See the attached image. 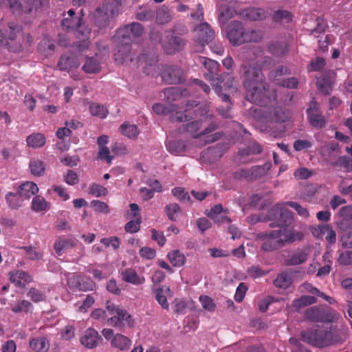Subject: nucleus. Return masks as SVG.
<instances>
[{"label":"nucleus","instance_id":"nucleus-1","mask_svg":"<svg viewBox=\"0 0 352 352\" xmlns=\"http://www.w3.org/2000/svg\"><path fill=\"white\" fill-rule=\"evenodd\" d=\"M240 74L244 78L246 100L260 106L267 105L270 100L269 85L261 68L255 63H244L240 67Z\"/></svg>","mask_w":352,"mask_h":352},{"label":"nucleus","instance_id":"nucleus-2","mask_svg":"<svg viewBox=\"0 0 352 352\" xmlns=\"http://www.w3.org/2000/svg\"><path fill=\"white\" fill-rule=\"evenodd\" d=\"M270 214L274 217V221L270 223V228L278 227L283 235L288 239L301 241L304 237L302 232H296L292 226L294 223L293 213L283 204L275 205L270 210Z\"/></svg>","mask_w":352,"mask_h":352},{"label":"nucleus","instance_id":"nucleus-3","mask_svg":"<svg viewBox=\"0 0 352 352\" xmlns=\"http://www.w3.org/2000/svg\"><path fill=\"white\" fill-rule=\"evenodd\" d=\"M198 105V102L195 100L187 101L185 104V109L184 111L176 110V106L173 104H170L166 106L161 103L154 104L153 106V111L155 113L160 116H166L175 111L170 116V120L171 122H183L189 121L193 119L196 116V112L193 109Z\"/></svg>","mask_w":352,"mask_h":352},{"label":"nucleus","instance_id":"nucleus-4","mask_svg":"<svg viewBox=\"0 0 352 352\" xmlns=\"http://www.w3.org/2000/svg\"><path fill=\"white\" fill-rule=\"evenodd\" d=\"M227 38L234 45H240L245 43H257L261 41L262 36L259 32L245 29L241 22L232 21L227 27Z\"/></svg>","mask_w":352,"mask_h":352},{"label":"nucleus","instance_id":"nucleus-5","mask_svg":"<svg viewBox=\"0 0 352 352\" xmlns=\"http://www.w3.org/2000/svg\"><path fill=\"white\" fill-rule=\"evenodd\" d=\"M300 340L316 347H324L338 342V336L332 331L308 329L300 332Z\"/></svg>","mask_w":352,"mask_h":352},{"label":"nucleus","instance_id":"nucleus-6","mask_svg":"<svg viewBox=\"0 0 352 352\" xmlns=\"http://www.w3.org/2000/svg\"><path fill=\"white\" fill-rule=\"evenodd\" d=\"M61 27L66 32H76L77 34L87 36L91 33V29L85 25L82 21L83 14L82 10L77 14L73 9H69L63 14Z\"/></svg>","mask_w":352,"mask_h":352},{"label":"nucleus","instance_id":"nucleus-7","mask_svg":"<svg viewBox=\"0 0 352 352\" xmlns=\"http://www.w3.org/2000/svg\"><path fill=\"white\" fill-rule=\"evenodd\" d=\"M256 239L263 241L261 248L265 252L276 250L283 247L286 243L295 241L294 240L288 239L283 235L280 231L277 230L259 232L256 234Z\"/></svg>","mask_w":352,"mask_h":352},{"label":"nucleus","instance_id":"nucleus-8","mask_svg":"<svg viewBox=\"0 0 352 352\" xmlns=\"http://www.w3.org/2000/svg\"><path fill=\"white\" fill-rule=\"evenodd\" d=\"M119 10L116 4L104 1L98 6L94 13V23L100 29L105 28L109 25L110 21L116 18Z\"/></svg>","mask_w":352,"mask_h":352},{"label":"nucleus","instance_id":"nucleus-9","mask_svg":"<svg viewBox=\"0 0 352 352\" xmlns=\"http://www.w3.org/2000/svg\"><path fill=\"white\" fill-rule=\"evenodd\" d=\"M304 318L312 322H332L336 320V312L330 307L313 306L305 311Z\"/></svg>","mask_w":352,"mask_h":352},{"label":"nucleus","instance_id":"nucleus-10","mask_svg":"<svg viewBox=\"0 0 352 352\" xmlns=\"http://www.w3.org/2000/svg\"><path fill=\"white\" fill-rule=\"evenodd\" d=\"M307 120L309 124L316 129L324 128L327 122V118L320 113V104L312 100L306 110Z\"/></svg>","mask_w":352,"mask_h":352},{"label":"nucleus","instance_id":"nucleus-11","mask_svg":"<svg viewBox=\"0 0 352 352\" xmlns=\"http://www.w3.org/2000/svg\"><path fill=\"white\" fill-rule=\"evenodd\" d=\"M236 4V0H219L218 19L220 23L226 24L238 14L235 7Z\"/></svg>","mask_w":352,"mask_h":352},{"label":"nucleus","instance_id":"nucleus-12","mask_svg":"<svg viewBox=\"0 0 352 352\" xmlns=\"http://www.w3.org/2000/svg\"><path fill=\"white\" fill-rule=\"evenodd\" d=\"M107 324L121 329L125 324L132 327L135 322L131 314L120 307L113 316L107 318Z\"/></svg>","mask_w":352,"mask_h":352},{"label":"nucleus","instance_id":"nucleus-13","mask_svg":"<svg viewBox=\"0 0 352 352\" xmlns=\"http://www.w3.org/2000/svg\"><path fill=\"white\" fill-rule=\"evenodd\" d=\"M160 75L162 80L167 84H179L182 82L183 71L177 66H164Z\"/></svg>","mask_w":352,"mask_h":352},{"label":"nucleus","instance_id":"nucleus-14","mask_svg":"<svg viewBox=\"0 0 352 352\" xmlns=\"http://www.w3.org/2000/svg\"><path fill=\"white\" fill-rule=\"evenodd\" d=\"M143 31L144 27L140 23L134 22L120 28L117 31V34L119 38L130 39L141 36Z\"/></svg>","mask_w":352,"mask_h":352},{"label":"nucleus","instance_id":"nucleus-15","mask_svg":"<svg viewBox=\"0 0 352 352\" xmlns=\"http://www.w3.org/2000/svg\"><path fill=\"white\" fill-rule=\"evenodd\" d=\"M197 41L204 46L214 38V32L207 23H203L195 30Z\"/></svg>","mask_w":352,"mask_h":352},{"label":"nucleus","instance_id":"nucleus-16","mask_svg":"<svg viewBox=\"0 0 352 352\" xmlns=\"http://www.w3.org/2000/svg\"><path fill=\"white\" fill-rule=\"evenodd\" d=\"M239 14L245 19L250 21H262L270 16L267 10L261 8L250 7L241 10Z\"/></svg>","mask_w":352,"mask_h":352},{"label":"nucleus","instance_id":"nucleus-17","mask_svg":"<svg viewBox=\"0 0 352 352\" xmlns=\"http://www.w3.org/2000/svg\"><path fill=\"white\" fill-rule=\"evenodd\" d=\"M68 285L70 287H74L82 292L91 291L96 287L94 282L86 276H78L76 278H74L73 280L70 278L68 280Z\"/></svg>","mask_w":352,"mask_h":352},{"label":"nucleus","instance_id":"nucleus-18","mask_svg":"<svg viewBox=\"0 0 352 352\" xmlns=\"http://www.w3.org/2000/svg\"><path fill=\"white\" fill-rule=\"evenodd\" d=\"M102 338L98 332L92 328L87 329L80 338L81 344L89 349L96 347Z\"/></svg>","mask_w":352,"mask_h":352},{"label":"nucleus","instance_id":"nucleus-19","mask_svg":"<svg viewBox=\"0 0 352 352\" xmlns=\"http://www.w3.org/2000/svg\"><path fill=\"white\" fill-rule=\"evenodd\" d=\"M226 79V82L223 84V87H225L226 89H229L232 85V82L234 81V77L230 74L227 73V72H224L221 74L218 75V76L216 78V81L213 82L212 84L215 93L219 96H222V95L224 94L221 93L223 87L221 85V84Z\"/></svg>","mask_w":352,"mask_h":352},{"label":"nucleus","instance_id":"nucleus-20","mask_svg":"<svg viewBox=\"0 0 352 352\" xmlns=\"http://www.w3.org/2000/svg\"><path fill=\"white\" fill-rule=\"evenodd\" d=\"M201 63L204 65L205 68L208 69V72L205 74V78L210 81L215 82L218 76L217 71L219 64L216 60L207 58L205 57H200Z\"/></svg>","mask_w":352,"mask_h":352},{"label":"nucleus","instance_id":"nucleus-21","mask_svg":"<svg viewBox=\"0 0 352 352\" xmlns=\"http://www.w3.org/2000/svg\"><path fill=\"white\" fill-rule=\"evenodd\" d=\"M8 275L10 282L19 287H25V283H22V280L25 283H30L32 281V276L25 271L14 270L10 272Z\"/></svg>","mask_w":352,"mask_h":352},{"label":"nucleus","instance_id":"nucleus-22","mask_svg":"<svg viewBox=\"0 0 352 352\" xmlns=\"http://www.w3.org/2000/svg\"><path fill=\"white\" fill-rule=\"evenodd\" d=\"M268 52L276 57H282L289 50L287 43L280 41H272L267 45Z\"/></svg>","mask_w":352,"mask_h":352},{"label":"nucleus","instance_id":"nucleus-23","mask_svg":"<svg viewBox=\"0 0 352 352\" xmlns=\"http://www.w3.org/2000/svg\"><path fill=\"white\" fill-rule=\"evenodd\" d=\"M202 126V120H196L187 124H184L179 129V133L186 132L193 138H198L201 136V131L199 132Z\"/></svg>","mask_w":352,"mask_h":352},{"label":"nucleus","instance_id":"nucleus-24","mask_svg":"<svg viewBox=\"0 0 352 352\" xmlns=\"http://www.w3.org/2000/svg\"><path fill=\"white\" fill-rule=\"evenodd\" d=\"M23 200H28L38 191L37 185L32 182H25L21 184L16 190Z\"/></svg>","mask_w":352,"mask_h":352},{"label":"nucleus","instance_id":"nucleus-25","mask_svg":"<svg viewBox=\"0 0 352 352\" xmlns=\"http://www.w3.org/2000/svg\"><path fill=\"white\" fill-rule=\"evenodd\" d=\"M167 43L163 44V47L168 54H174L176 51L181 50L184 45L183 39L179 36L170 35L167 36Z\"/></svg>","mask_w":352,"mask_h":352},{"label":"nucleus","instance_id":"nucleus-26","mask_svg":"<svg viewBox=\"0 0 352 352\" xmlns=\"http://www.w3.org/2000/svg\"><path fill=\"white\" fill-rule=\"evenodd\" d=\"M131 52V45L129 43L120 44L118 46L116 52L114 53V59L118 64H122L126 59L132 60L130 57Z\"/></svg>","mask_w":352,"mask_h":352},{"label":"nucleus","instance_id":"nucleus-27","mask_svg":"<svg viewBox=\"0 0 352 352\" xmlns=\"http://www.w3.org/2000/svg\"><path fill=\"white\" fill-rule=\"evenodd\" d=\"M79 62L77 58L74 55L63 54L60 56L58 67L62 71L69 72L73 68H77L79 66Z\"/></svg>","mask_w":352,"mask_h":352},{"label":"nucleus","instance_id":"nucleus-28","mask_svg":"<svg viewBox=\"0 0 352 352\" xmlns=\"http://www.w3.org/2000/svg\"><path fill=\"white\" fill-rule=\"evenodd\" d=\"M122 280L126 283L135 285H142L145 282V278L143 276H139L135 270L126 268L121 273Z\"/></svg>","mask_w":352,"mask_h":352},{"label":"nucleus","instance_id":"nucleus-29","mask_svg":"<svg viewBox=\"0 0 352 352\" xmlns=\"http://www.w3.org/2000/svg\"><path fill=\"white\" fill-rule=\"evenodd\" d=\"M111 345L120 351H127L131 345V340L127 336L121 333H116L111 339Z\"/></svg>","mask_w":352,"mask_h":352},{"label":"nucleus","instance_id":"nucleus-30","mask_svg":"<svg viewBox=\"0 0 352 352\" xmlns=\"http://www.w3.org/2000/svg\"><path fill=\"white\" fill-rule=\"evenodd\" d=\"M5 198L8 207L14 210L19 209L23 204L24 200L17 191L16 192H8Z\"/></svg>","mask_w":352,"mask_h":352},{"label":"nucleus","instance_id":"nucleus-31","mask_svg":"<svg viewBox=\"0 0 352 352\" xmlns=\"http://www.w3.org/2000/svg\"><path fill=\"white\" fill-rule=\"evenodd\" d=\"M82 69L87 74H97L100 72V63L95 57H87Z\"/></svg>","mask_w":352,"mask_h":352},{"label":"nucleus","instance_id":"nucleus-32","mask_svg":"<svg viewBox=\"0 0 352 352\" xmlns=\"http://www.w3.org/2000/svg\"><path fill=\"white\" fill-rule=\"evenodd\" d=\"M293 18L294 14L291 12L283 9L277 10L272 16L273 22L278 23H288Z\"/></svg>","mask_w":352,"mask_h":352},{"label":"nucleus","instance_id":"nucleus-33","mask_svg":"<svg viewBox=\"0 0 352 352\" xmlns=\"http://www.w3.org/2000/svg\"><path fill=\"white\" fill-rule=\"evenodd\" d=\"M308 258V254L305 251L296 252L289 256L285 261L287 266H294L304 263Z\"/></svg>","mask_w":352,"mask_h":352},{"label":"nucleus","instance_id":"nucleus-34","mask_svg":"<svg viewBox=\"0 0 352 352\" xmlns=\"http://www.w3.org/2000/svg\"><path fill=\"white\" fill-rule=\"evenodd\" d=\"M30 346L36 352H47L50 348V344L47 338L40 337L32 339L30 341Z\"/></svg>","mask_w":352,"mask_h":352},{"label":"nucleus","instance_id":"nucleus-35","mask_svg":"<svg viewBox=\"0 0 352 352\" xmlns=\"http://www.w3.org/2000/svg\"><path fill=\"white\" fill-rule=\"evenodd\" d=\"M26 142L29 147L41 148L45 145L46 139L43 133H34L27 137Z\"/></svg>","mask_w":352,"mask_h":352},{"label":"nucleus","instance_id":"nucleus-36","mask_svg":"<svg viewBox=\"0 0 352 352\" xmlns=\"http://www.w3.org/2000/svg\"><path fill=\"white\" fill-rule=\"evenodd\" d=\"M76 243L72 239L65 237H58L54 245L55 252L58 255H61L64 250L73 248Z\"/></svg>","mask_w":352,"mask_h":352},{"label":"nucleus","instance_id":"nucleus-37","mask_svg":"<svg viewBox=\"0 0 352 352\" xmlns=\"http://www.w3.org/2000/svg\"><path fill=\"white\" fill-rule=\"evenodd\" d=\"M317 302L316 297L313 296L305 295L293 301L292 305L297 311L304 307L315 304Z\"/></svg>","mask_w":352,"mask_h":352},{"label":"nucleus","instance_id":"nucleus-38","mask_svg":"<svg viewBox=\"0 0 352 352\" xmlns=\"http://www.w3.org/2000/svg\"><path fill=\"white\" fill-rule=\"evenodd\" d=\"M331 166L343 169L344 172L352 171V158L342 155L340 156L336 161L331 162Z\"/></svg>","mask_w":352,"mask_h":352},{"label":"nucleus","instance_id":"nucleus-39","mask_svg":"<svg viewBox=\"0 0 352 352\" xmlns=\"http://www.w3.org/2000/svg\"><path fill=\"white\" fill-rule=\"evenodd\" d=\"M272 166L271 162H265L262 166H254L250 168L252 181L265 175Z\"/></svg>","mask_w":352,"mask_h":352},{"label":"nucleus","instance_id":"nucleus-40","mask_svg":"<svg viewBox=\"0 0 352 352\" xmlns=\"http://www.w3.org/2000/svg\"><path fill=\"white\" fill-rule=\"evenodd\" d=\"M170 263L175 267H182L184 265L186 257L179 250H173L168 254Z\"/></svg>","mask_w":352,"mask_h":352},{"label":"nucleus","instance_id":"nucleus-41","mask_svg":"<svg viewBox=\"0 0 352 352\" xmlns=\"http://www.w3.org/2000/svg\"><path fill=\"white\" fill-rule=\"evenodd\" d=\"M332 80L330 76L324 74L318 82V87L321 93L324 95H330L332 91Z\"/></svg>","mask_w":352,"mask_h":352},{"label":"nucleus","instance_id":"nucleus-42","mask_svg":"<svg viewBox=\"0 0 352 352\" xmlns=\"http://www.w3.org/2000/svg\"><path fill=\"white\" fill-rule=\"evenodd\" d=\"M172 20V16L167 7H160L156 12V22L158 24H166Z\"/></svg>","mask_w":352,"mask_h":352},{"label":"nucleus","instance_id":"nucleus-43","mask_svg":"<svg viewBox=\"0 0 352 352\" xmlns=\"http://www.w3.org/2000/svg\"><path fill=\"white\" fill-rule=\"evenodd\" d=\"M290 116V112L288 110H285L282 108L278 107L273 110L271 116L272 122H284Z\"/></svg>","mask_w":352,"mask_h":352},{"label":"nucleus","instance_id":"nucleus-44","mask_svg":"<svg viewBox=\"0 0 352 352\" xmlns=\"http://www.w3.org/2000/svg\"><path fill=\"white\" fill-rule=\"evenodd\" d=\"M164 211L170 221H177V217L182 213V210L179 204L176 203H170L164 208Z\"/></svg>","mask_w":352,"mask_h":352},{"label":"nucleus","instance_id":"nucleus-45","mask_svg":"<svg viewBox=\"0 0 352 352\" xmlns=\"http://www.w3.org/2000/svg\"><path fill=\"white\" fill-rule=\"evenodd\" d=\"M292 283V280L290 276L285 272L278 274L276 278L274 280V285L280 289L288 288Z\"/></svg>","mask_w":352,"mask_h":352},{"label":"nucleus","instance_id":"nucleus-46","mask_svg":"<svg viewBox=\"0 0 352 352\" xmlns=\"http://www.w3.org/2000/svg\"><path fill=\"white\" fill-rule=\"evenodd\" d=\"M31 208L35 212H43L49 209V204L43 197L35 196L32 199Z\"/></svg>","mask_w":352,"mask_h":352},{"label":"nucleus","instance_id":"nucleus-47","mask_svg":"<svg viewBox=\"0 0 352 352\" xmlns=\"http://www.w3.org/2000/svg\"><path fill=\"white\" fill-rule=\"evenodd\" d=\"M164 99L168 102H173L179 100L182 96V92L178 87H167L163 90Z\"/></svg>","mask_w":352,"mask_h":352},{"label":"nucleus","instance_id":"nucleus-48","mask_svg":"<svg viewBox=\"0 0 352 352\" xmlns=\"http://www.w3.org/2000/svg\"><path fill=\"white\" fill-rule=\"evenodd\" d=\"M29 168L31 173L35 176L43 175L45 173V164L40 160H32L30 162Z\"/></svg>","mask_w":352,"mask_h":352},{"label":"nucleus","instance_id":"nucleus-49","mask_svg":"<svg viewBox=\"0 0 352 352\" xmlns=\"http://www.w3.org/2000/svg\"><path fill=\"white\" fill-rule=\"evenodd\" d=\"M120 130L123 135L127 136L129 138H135L139 133L137 126L130 124L128 122H124L121 124Z\"/></svg>","mask_w":352,"mask_h":352},{"label":"nucleus","instance_id":"nucleus-50","mask_svg":"<svg viewBox=\"0 0 352 352\" xmlns=\"http://www.w3.org/2000/svg\"><path fill=\"white\" fill-rule=\"evenodd\" d=\"M167 149L173 154L179 155L186 148L184 142L182 140L169 141L166 144Z\"/></svg>","mask_w":352,"mask_h":352},{"label":"nucleus","instance_id":"nucleus-51","mask_svg":"<svg viewBox=\"0 0 352 352\" xmlns=\"http://www.w3.org/2000/svg\"><path fill=\"white\" fill-rule=\"evenodd\" d=\"M155 12L148 8H140L135 14V17L140 21H150L153 19Z\"/></svg>","mask_w":352,"mask_h":352},{"label":"nucleus","instance_id":"nucleus-52","mask_svg":"<svg viewBox=\"0 0 352 352\" xmlns=\"http://www.w3.org/2000/svg\"><path fill=\"white\" fill-rule=\"evenodd\" d=\"M89 111L92 116H97L100 118H104L107 114V110L104 106L97 103L90 104Z\"/></svg>","mask_w":352,"mask_h":352},{"label":"nucleus","instance_id":"nucleus-53","mask_svg":"<svg viewBox=\"0 0 352 352\" xmlns=\"http://www.w3.org/2000/svg\"><path fill=\"white\" fill-rule=\"evenodd\" d=\"M289 74V70L287 67L279 65L270 72L269 78L274 80H279L281 76Z\"/></svg>","mask_w":352,"mask_h":352},{"label":"nucleus","instance_id":"nucleus-54","mask_svg":"<svg viewBox=\"0 0 352 352\" xmlns=\"http://www.w3.org/2000/svg\"><path fill=\"white\" fill-rule=\"evenodd\" d=\"M221 98V100L226 102V105L225 107H218L217 111L223 118H229L231 117L230 110L231 109L230 107V97L228 94H223L222 96H220Z\"/></svg>","mask_w":352,"mask_h":352},{"label":"nucleus","instance_id":"nucleus-55","mask_svg":"<svg viewBox=\"0 0 352 352\" xmlns=\"http://www.w3.org/2000/svg\"><path fill=\"white\" fill-rule=\"evenodd\" d=\"M32 309L33 305L30 302L25 300H22L19 301L16 305L12 307V311L15 314L19 313L21 311L28 313Z\"/></svg>","mask_w":352,"mask_h":352},{"label":"nucleus","instance_id":"nucleus-56","mask_svg":"<svg viewBox=\"0 0 352 352\" xmlns=\"http://www.w3.org/2000/svg\"><path fill=\"white\" fill-rule=\"evenodd\" d=\"M90 206L97 212L109 214L110 209L109 206L100 200H93L90 203Z\"/></svg>","mask_w":352,"mask_h":352},{"label":"nucleus","instance_id":"nucleus-57","mask_svg":"<svg viewBox=\"0 0 352 352\" xmlns=\"http://www.w3.org/2000/svg\"><path fill=\"white\" fill-rule=\"evenodd\" d=\"M89 189L90 193L96 197L106 196L108 193V190L106 188L96 183L91 184Z\"/></svg>","mask_w":352,"mask_h":352},{"label":"nucleus","instance_id":"nucleus-58","mask_svg":"<svg viewBox=\"0 0 352 352\" xmlns=\"http://www.w3.org/2000/svg\"><path fill=\"white\" fill-rule=\"evenodd\" d=\"M141 222L140 217H137L135 220L129 221L124 226L125 231L131 234L138 232L140 229Z\"/></svg>","mask_w":352,"mask_h":352},{"label":"nucleus","instance_id":"nucleus-59","mask_svg":"<svg viewBox=\"0 0 352 352\" xmlns=\"http://www.w3.org/2000/svg\"><path fill=\"white\" fill-rule=\"evenodd\" d=\"M27 296L30 297L32 301L34 302H39L45 300V295L44 292H42L36 288L32 287L29 290Z\"/></svg>","mask_w":352,"mask_h":352},{"label":"nucleus","instance_id":"nucleus-60","mask_svg":"<svg viewBox=\"0 0 352 352\" xmlns=\"http://www.w3.org/2000/svg\"><path fill=\"white\" fill-rule=\"evenodd\" d=\"M173 195L176 197L179 200L182 201H190L191 199L188 193L185 191L184 188L175 187L172 189Z\"/></svg>","mask_w":352,"mask_h":352},{"label":"nucleus","instance_id":"nucleus-61","mask_svg":"<svg viewBox=\"0 0 352 352\" xmlns=\"http://www.w3.org/2000/svg\"><path fill=\"white\" fill-rule=\"evenodd\" d=\"M157 61V56L155 54L152 55L150 62H148L147 60H145L146 65L144 67V73H146L147 75L154 76L155 74V68L157 67L156 63Z\"/></svg>","mask_w":352,"mask_h":352},{"label":"nucleus","instance_id":"nucleus-62","mask_svg":"<svg viewBox=\"0 0 352 352\" xmlns=\"http://www.w3.org/2000/svg\"><path fill=\"white\" fill-rule=\"evenodd\" d=\"M323 237L325 238V240L329 244H333L336 241V232L332 229V228L329 224L325 225Z\"/></svg>","mask_w":352,"mask_h":352},{"label":"nucleus","instance_id":"nucleus-63","mask_svg":"<svg viewBox=\"0 0 352 352\" xmlns=\"http://www.w3.org/2000/svg\"><path fill=\"white\" fill-rule=\"evenodd\" d=\"M338 261L340 265H352V250H346L340 254Z\"/></svg>","mask_w":352,"mask_h":352},{"label":"nucleus","instance_id":"nucleus-64","mask_svg":"<svg viewBox=\"0 0 352 352\" xmlns=\"http://www.w3.org/2000/svg\"><path fill=\"white\" fill-rule=\"evenodd\" d=\"M100 243L107 248L111 246L114 250H117L120 247V241L118 236H111L101 239Z\"/></svg>","mask_w":352,"mask_h":352}]
</instances>
